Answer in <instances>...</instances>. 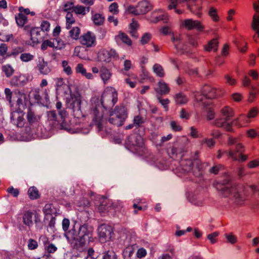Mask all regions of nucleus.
<instances>
[{
  "instance_id": "obj_43",
  "label": "nucleus",
  "mask_w": 259,
  "mask_h": 259,
  "mask_svg": "<svg viewBox=\"0 0 259 259\" xmlns=\"http://www.w3.org/2000/svg\"><path fill=\"white\" fill-rule=\"evenodd\" d=\"M98 57L100 61L104 62H109L111 59L110 52L107 50H103L100 52L99 54Z\"/></svg>"
},
{
  "instance_id": "obj_36",
  "label": "nucleus",
  "mask_w": 259,
  "mask_h": 259,
  "mask_svg": "<svg viewBox=\"0 0 259 259\" xmlns=\"http://www.w3.org/2000/svg\"><path fill=\"white\" fill-rule=\"evenodd\" d=\"M92 19L96 26H101L104 23L105 17L104 16L99 13H95L92 16Z\"/></svg>"
},
{
  "instance_id": "obj_16",
  "label": "nucleus",
  "mask_w": 259,
  "mask_h": 259,
  "mask_svg": "<svg viewBox=\"0 0 259 259\" xmlns=\"http://www.w3.org/2000/svg\"><path fill=\"white\" fill-rule=\"evenodd\" d=\"M244 149V145L242 143H238L236 145L235 149L233 150L230 149L228 150L222 151L223 154L227 155L228 159H230L234 161H237L238 156L237 152L238 151H243Z\"/></svg>"
},
{
  "instance_id": "obj_30",
  "label": "nucleus",
  "mask_w": 259,
  "mask_h": 259,
  "mask_svg": "<svg viewBox=\"0 0 259 259\" xmlns=\"http://www.w3.org/2000/svg\"><path fill=\"white\" fill-rule=\"evenodd\" d=\"M219 41L217 39L213 38L208 42L207 44L204 46V50L206 52H216L218 48Z\"/></svg>"
},
{
  "instance_id": "obj_41",
  "label": "nucleus",
  "mask_w": 259,
  "mask_h": 259,
  "mask_svg": "<svg viewBox=\"0 0 259 259\" xmlns=\"http://www.w3.org/2000/svg\"><path fill=\"white\" fill-rule=\"evenodd\" d=\"M2 70L7 77H10L14 73V69L10 64L2 66Z\"/></svg>"
},
{
  "instance_id": "obj_64",
  "label": "nucleus",
  "mask_w": 259,
  "mask_h": 259,
  "mask_svg": "<svg viewBox=\"0 0 259 259\" xmlns=\"http://www.w3.org/2000/svg\"><path fill=\"white\" fill-rule=\"evenodd\" d=\"M226 79V82L229 85H236L237 81L235 79L232 78L229 75H226L225 76Z\"/></svg>"
},
{
  "instance_id": "obj_20",
  "label": "nucleus",
  "mask_w": 259,
  "mask_h": 259,
  "mask_svg": "<svg viewBox=\"0 0 259 259\" xmlns=\"http://www.w3.org/2000/svg\"><path fill=\"white\" fill-rule=\"evenodd\" d=\"M11 120L16 124L18 127L24 125V117L22 112L14 111L12 113Z\"/></svg>"
},
{
  "instance_id": "obj_61",
  "label": "nucleus",
  "mask_w": 259,
  "mask_h": 259,
  "mask_svg": "<svg viewBox=\"0 0 259 259\" xmlns=\"http://www.w3.org/2000/svg\"><path fill=\"white\" fill-rule=\"evenodd\" d=\"M248 74L254 80H257L258 79L259 73L256 70H254V69L249 70L248 72Z\"/></svg>"
},
{
  "instance_id": "obj_4",
  "label": "nucleus",
  "mask_w": 259,
  "mask_h": 259,
  "mask_svg": "<svg viewBox=\"0 0 259 259\" xmlns=\"http://www.w3.org/2000/svg\"><path fill=\"white\" fill-rule=\"evenodd\" d=\"M19 13L15 16V20L17 25L20 27H23L25 31L30 30V25L27 24L28 18L27 15H34L35 13L30 12L28 8H24L23 7L18 8Z\"/></svg>"
},
{
  "instance_id": "obj_63",
  "label": "nucleus",
  "mask_w": 259,
  "mask_h": 259,
  "mask_svg": "<svg viewBox=\"0 0 259 259\" xmlns=\"http://www.w3.org/2000/svg\"><path fill=\"white\" fill-rule=\"evenodd\" d=\"M54 39L57 42V45L55 46V49L57 50H61L65 47V44L63 41L59 37L54 38Z\"/></svg>"
},
{
  "instance_id": "obj_55",
  "label": "nucleus",
  "mask_w": 259,
  "mask_h": 259,
  "mask_svg": "<svg viewBox=\"0 0 259 259\" xmlns=\"http://www.w3.org/2000/svg\"><path fill=\"white\" fill-rule=\"evenodd\" d=\"M152 37L151 34L149 33H145L142 36L140 42L142 45H145L149 42Z\"/></svg>"
},
{
  "instance_id": "obj_11",
  "label": "nucleus",
  "mask_w": 259,
  "mask_h": 259,
  "mask_svg": "<svg viewBox=\"0 0 259 259\" xmlns=\"http://www.w3.org/2000/svg\"><path fill=\"white\" fill-rule=\"evenodd\" d=\"M35 223L40 221L39 215L35 210H24L22 213V222L25 226L30 227L33 224V216Z\"/></svg>"
},
{
  "instance_id": "obj_24",
  "label": "nucleus",
  "mask_w": 259,
  "mask_h": 259,
  "mask_svg": "<svg viewBox=\"0 0 259 259\" xmlns=\"http://www.w3.org/2000/svg\"><path fill=\"white\" fill-rule=\"evenodd\" d=\"M155 91L161 95H167L170 92V89L168 84L161 80L158 82L157 87L155 89Z\"/></svg>"
},
{
  "instance_id": "obj_6",
  "label": "nucleus",
  "mask_w": 259,
  "mask_h": 259,
  "mask_svg": "<svg viewBox=\"0 0 259 259\" xmlns=\"http://www.w3.org/2000/svg\"><path fill=\"white\" fill-rule=\"evenodd\" d=\"M220 117L216 118L213 122V125L218 127H222L231 118L234 116V111L233 109L228 106L222 108L220 110Z\"/></svg>"
},
{
  "instance_id": "obj_34",
  "label": "nucleus",
  "mask_w": 259,
  "mask_h": 259,
  "mask_svg": "<svg viewBox=\"0 0 259 259\" xmlns=\"http://www.w3.org/2000/svg\"><path fill=\"white\" fill-rule=\"evenodd\" d=\"M74 55L81 59H84L87 55L85 47L83 46H76L74 49Z\"/></svg>"
},
{
  "instance_id": "obj_14",
  "label": "nucleus",
  "mask_w": 259,
  "mask_h": 259,
  "mask_svg": "<svg viewBox=\"0 0 259 259\" xmlns=\"http://www.w3.org/2000/svg\"><path fill=\"white\" fill-rule=\"evenodd\" d=\"M258 113V108L256 107H253L249 110L247 116L245 115H241L238 118V120L241 126H244L249 122L248 118H254L257 116Z\"/></svg>"
},
{
  "instance_id": "obj_1",
  "label": "nucleus",
  "mask_w": 259,
  "mask_h": 259,
  "mask_svg": "<svg viewBox=\"0 0 259 259\" xmlns=\"http://www.w3.org/2000/svg\"><path fill=\"white\" fill-rule=\"evenodd\" d=\"M118 100V92L112 87H107L104 90L100 98V103L105 109L112 108Z\"/></svg>"
},
{
  "instance_id": "obj_51",
  "label": "nucleus",
  "mask_w": 259,
  "mask_h": 259,
  "mask_svg": "<svg viewBox=\"0 0 259 259\" xmlns=\"http://www.w3.org/2000/svg\"><path fill=\"white\" fill-rule=\"evenodd\" d=\"M251 26L255 31L259 30V15L257 14L253 15Z\"/></svg>"
},
{
  "instance_id": "obj_37",
  "label": "nucleus",
  "mask_w": 259,
  "mask_h": 259,
  "mask_svg": "<svg viewBox=\"0 0 259 259\" xmlns=\"http://www.w3.org/2000/svg\"><path fill=\"white\" fill-rule=\"evenodd\" d=\"M174 99L178 104H185L188 101L187 97L183 93L176 94L174 96Z\"/></svg>"
},
{
  "instance_id": "obj_21",
  "label": "nucleus",
  "mask_w": 259,
  "mask_h": 259,
  "mask_svg": "<svg viewBox=\"0 0 259 259\" xmlns=\"http://www.w3.org/2000/svg\"><path fill=\"white\" fill-rule=\"evenodd\" d=\"M36 68L40 73L43 75H47L51 71V68L48 66V62L45 61L44 58L38 60Z\"/></svg>"
},
{
  "instance_id": "obj_57",
  "label": "nucleus",
  "mask_w": 259,
  "mask_h": 259,
  "mask_svg": "<svg viewBox=\"0 0 259 259\" xmlns=\"http://www.w3.org/2000/svg\"><path fill=\"white\" fill-rule=\"evenodd\" d=\"M224 166L222 164H218L217 165L213 166L210 170L209 172L214 175H217L220 170L224 169Z\"/></svg>"
},
{
  "instance_id": "obj_45",
  "label": "nucleus",
  "mask_w": 259,
  "mask_h": 259,
  "mask_svg": "<svg viewBox=\"0 0 259 259\" xmlns=\"http://www.w3.org/2000/svg\"><path fill=\"white\" fill-rule=\"evenodd\" d=\"M20 59L22 62H28L33 60L34 56L29 53H22Z\"/></svg>"
},
{
  "instance_id": "obj_27",
  "label": "nucleus",
  "mask_w": 259,
  "mask_h": 259,
  "mask_svg": "<svg viewBox=\"0 0 259 259\" xmlns=\"http://www.w3.org/2000/svg\"><path fill=\"white\" fill-rule=\"evenodd\" d=\"M43 244L44 245L45 250L48 253L47 256H49L51 253H54L57 250V247L51 243L48 238L46 237L44 238Z\"/></svg>"
},
{
  "instance_id": "obj_3",
  "label": "nucleus",
  "mask_w": 259,
  "mask_h": 259,
  "mask_svg": "<svg viewBox=\"0 0 259 259\" xmlns=\"http://www.w3.org/2000/svg\"><path fill=\"white\" fill-rule=\"evenodd\" d=\"M59 116H57L55 111L52 110L48 112V121L53 128H65L66 122V117L67 115L66 110L59 111Z\"/></svg>"
},
{
  "instance_id": "obj_13",
  "label": "nucleus",
  "mask_w": 259,
  "mask_h": 259,
  "mask_svg": "<svg viewBox=\"0 0 259 259\" xmlns=\"http://www.w3.org/2000/svg\"><path fill=\"white\" fill-rule=\"evenodd\" d=\"M202 0H190L187 5L188 9L198 17L202 15Z\"/></svg>"
},
{
  "instance_id": "obj_32",
  "label": "nucleus",
  "mask_w": 259,
  "mask_h": 259,
  "mask_svg": "<svg viewBox=\"0 0 259 259\" xmlns=\"http://www.w3.org/2000/svg\"><path fill=\"white\" fill-rule=\"evenodd\" d=\"M66 28L67 29H70L72 26L76 22V19L74 17L73 13L70 12L66 13Z\"/></svg>"
},
{
  "instance_id": "obj_26",
  "label": "nucleus",
  "mask_w": 259,
  "mask_h": 259,
  "mask_svg": "<svg viewBox=\"0 0 259 259\" xmlns=\"http://www.w3.org/2000/svg\"><path fill=\"white\" fill-rule=\"evenodd\" d=\"M0 63H3L5 61L10 58V52H8V46L5 43L0 44Z\"/></svg>"
},
{
  "instance_id": "obj_12",
  "label": "nucleus",
  "mask_w": 259,
  "mask_h": 259,
  "mask_svg": "<svg viewBox=\"0 0 259 259\" xmlns=\"http://www.w3.org/2000/svg\"><path fill=\"white\" fill-rule=\"evenodd\" d=\"M80 235L77 240L74 241V247L77 249L83 247L86 242V237H89V232L86 226L82 225L80 226Z\"/></svg>"
},
{
  "instance_id": "obj_44",
  "label": "nucleus",
  "mask_w": 259,
  "mask_h": 259,
  "mask_svg": "<svg viewBox=\"0 0 259 259\" xmlns=\"http://www.w3.org/2000/svg\"><path fill=\"white\" fill-rule=\"evenodd\" d=\"M48 47L54 49L55 47L54 42L50 39H46L42 42L40 46L41 50L43 51L47 50Z\"/></svg>"
},
{
  "instance_id": "obj_35",
  "label": "nucleus",
  "mask_w": 259,
  "mask_h": 259,
  "mask_svg": "<svg viewBox=\"0 0 259 259\" xmlns=\"http://www.w3.org/2000/svg\"><path fill=\"white\" fill-rule=\"evenodd\" d=\"M206 117L208 120H211L215 117L214 106L213 104H210L205 108Z\"/></svg>"
},
{
  "instance_id": "obj_22",
  "label": "nucleus",
  "mask_w": 259,
  "mask_h": 259,
  "mask_svg": "<svg viewBox=\"0 0 259 259\" xmlns=\"http://www.w3.org/2000/svg\"><path fill=\"white\" fill-rule=\"evenodd\" d=\"M80 228L77 230L74 226L71 230L65 233V236L68 241L72 243L78 239V237L80 236Z\"/></svg>"
},
{
  "instance_id": "obj_18",
  "label": "nucleus",
  "mask_w": 259,
  "mask_h": 259,
  "mask_svg": "<svg viewBox=\"0 0 259 259\" xmlns=\"http://www.w3.org/2000/svg\"><path fill=\"white\" fill-rule=\"evenodd\" d=\"M139 15H144L153 9V6L148 0H142L137 3Z\"/></svg>"
},
{
  "instance_id": "obj_17",
  "label": "nucleus",
  "mask_w": 259,
  "mask_h": 259,
  "mask_svg": "<svg viewBox=\"0 0 259 259\" xmlns=\"http://www.w3.org/2000/svg\"><path fill=\"white\" fill-rule=\"evenodd\" d=\"M67 104L73 110H79L81 108V98L79 94H71L70 98L67 100Z\"/></svg>"
},
{
  "instance_id": "obj_49",
  "label": "nucleus",
  "mask_w": 259,
  "mask_h": 259,
  "mask_svg": "<svg viewBox=\"0 0 259 259\" xmlns=\"http://www.w3.org/2000/svg\"><path fill=\"white\" fill-rule=\"evenodd\" d=\"M24 51V49L23 47L18 46L13 48L11 52L10 53V58L11 57H16L19 54H21Z\"/></svg>"
},
{
  "instance_id": "obj_23",
  "label": "nucleus",
  "mask_w": 259,
  "mask_h": 259,
  "mask_svg": "<svg viewBox=\"0 0 259 259\" xmlns=\"http://www.w3.org/2000/svg\"><path fill=\"white\" fill-rule=\"evenodd\" d=\"M100 238L106 239L110 237L112 233V229L111 226L105 224L101 225L98 229Z\"/></svg>"
},
{
  "instance_id": "obj_50",
  "label": "nucleus",
  "mask_w": 259,
  "mask_h": 259,
  "mask_svg": "<svg viewBox=\"0 0 259 259\" xmlns=\"http://www.w3.org/2000/svg\"><path fill=\"white\" fill-rule=\"evenodd\" d=\"M51 24L48 20H42L40 24L39 28L44 32L48 33L50 30Z\"/></svg>"
},
{
  "instance_id": "obj_56",
  "label": "nucleus",
  "mask_w": 259,
  "mask_h": 259,
  "mask_svg": "<svg viewBox=\"0 0 259 259\" xmlns=\"http://www.w3.org/2000/svg\"><path fill=\"white\" fill-rule=\"evenodd\" d=\"M145 122V120L141 115H137L134 117V124L136 126L140 127Z\"/></svg>"
},
{
  "instance_id": "obj_60",
  "label": "nucleus",
  "mask_w": 259,
  "mask_h": 259,
  "mask_svg": "<svg viewBox=\"0 0 259 259\" xmlns=\"http://www.w3.org/2000/svg\"><path fill=\"white\" fill-rule=\"evenodd\" d=\"M43 212L45 215L51 214L53 212L52 204H46L43 208Z\"/></svg>"
},
{
  "instance_id": "obj_25",
  "label": "nucleus",
  "mask_w": 259,
  "mask_h": 259,
  "mask_svg": "<svg viewBox=\"0 0 259 259\" xmlns=\"http://www.w3.org/2000/svg\"><path fill=\"white\" fill-rule=\"evenodd\" d=\"M110 204L109 199L106 198H103L100 201V204L98 205V211L101 215L109 212L108 205Z\"/></svg>"
},
{
  "instance_id": "obj_53",
  "label": "nucleus",
  "mask_w": 259,
  "mask_h": 259,
  "mask_svg": "<svg viewBox=\"0 0 259 259\" xmlns=\"http://www.w3.org/2000/svg\"><path fill=\"white\" fill-rule=\"evenodd\" d=\"M62 66L63 68V71L68 75L72 73V71L71 67L68 65L67 61L64 60L62 62Z\"/></svg>"
},
{
  "instance_id": "obj_28",
  "label": "nucleus",
  "mask_w": 259,
  "mask_h": 259,
  "mask_svg": "<svg viewBox=\"0 0 259 259\" xmlns=\"http://www.w3.org/2000/svg\"><path fill=\"white\" fill-rule=\"evenodd\" d=\"M100 74L104 84L108 82L112 75L110 71L105 67H102L100 68Z\"/></svg>"
},
{
  "instance_id": "obj_9",
  "label": "nucleus",
  "mask_w": 259,
  "mask_h": 259,
  "mask_svg": "<svg viewBox=\"0 0 259 259\" xmlns=\"http://www.w3.org/2000/svg\"><path fill=\"white\" fill-rule=\"evenodd\" d=\"M79 40L80 44L86 48L94 47L97 44L96 35L90 31L80 35Z\"/></svg>"
},
{
  "instance_id": "obj_33",
  "label": "nucleus",
  "mask_w": 259,
  "mask_h": 259,
  "mask_svg": "<svg viewBox=\"0 0 259 259\" xmlns=\"http://www.w3.org/2000/svg\"><path fill=\"white\" fill-rule=\"evenodd\" d=\"M90 10L89 7H85L82 5H77L75 6L73 12L77 15L83 16Z\"/></svg>"
},
{
  "instance_id": "obj_58",
  "label": "nucleus",
  "mask_w": 259,
  "mask_h": 259,
  "mask_svg": "<svg viewBox=\"0 0 259 259\" xmlns=\"http://www.w3.org/2000/svg\"><path fill=\"white\" fill-rule=\"evenodd\" d=\"M245 151V147L244 146V149L243 151H238L237 153H239L238 156V161L240 162H244L247 160L248 159V155L244 154L243 153Z\"/></svg>"
},
{
  "instance_id": "obj_47",
  "label": "nucleus",
  "mask_w": 259,
  "mask_h": 259,
  "mask_svg": "<svg viewBox=\"0 0 259 259\" xmlns=\"http://www.w3.org/2000/svg\"><path fill=\"white\" fill-rule=\"evenodd\" d=\"M74 7L75 6L74 5L73 2L68 1L63 5V11L66 12V13L70 12H72V13H73L74 11Z\"/></svg>"
},
{
  "instance_id": "obj_48",
  "label": "nucleus",
  "mask_w": 259,
  "mask_h": 259,
  "mask_svg": "<svg viewBox=\"0 0 259 259\" xmlns=\"http://www.w3.org/2000/svg\"><path fill=\"white\" fill-rule=\"evenodd\" d=\"M208 15L213 21L218 22L219 21L220 19L218 15L217 10L214 8H210L209 10L208 11Z\"/></svg>"
},
{
  "instance_id": "obj_42",
  "label": "nucleus",
  "mask_w": 259,
  "mask_h": 259,
  "mask_svg": "<svg viewBox=\"0 0 259 259\" xmlns=\"http://www.w3.org/2000/svg\"><path fill=\"white\" fill-rule=\"evenodd\" d=\"M153 70L157 76L162 78L165 76L164 70L160 64H155L153 66Z\"/></svg>"
},
{
  "instance_id": "obj_40",
  "label": "nucleus",
  "mask_w": 259,
  "mask_h": 259,
  "mask_svg": "<svg viewBox=\"0 0 259 259\" xmlns=\"http://www.w3.org/2000/svg\"><path fill=\"white\" fill-rule=\"evenodd\" d=\"M80 34V29L78 26L72 27L69 32L70 37L74 40H79Z\"/></svg>"
},
{
  "instance_id": "obj_29",
  "label": "nucleus",
  "mask_w": 259,
  "mask_h": 259,
  "mask_svg": "<svg viewBox=\"0 0 259 259\" xmlns=\"http://www.w3.org/2000/svg\"><path fill=\"white\" fill-rule=\"evenodd\" d=\"M40 119L39 115L35 114L34 112L32 110L29 108L27 113V119L28 122L32 125L33 123L37 122Z\"/></svg>"
},
{
  "instance_id": "obj_8",
  "label": "nucleus",
  "mask_w": 259,
  "mask_h": 259,
  "mask_svg": "<svg viewBox=\"0 0 259 259\" xmlns=\"http://www.w3.org/2000/svg\"><path fill=\"white\" fill-rule=\"evenodd\" d=\"M181 27L188 31L195 29L197 32L203 31L205 26L198 20L187 19L181 22Z\"/></svg>"
},
{
  "instance_id": "obj_19",
  "label": "nucleus",
  "mask_w": 259,
  "mask_h": 259,
  "mask_svg": "<svg viewBox=\"0 0 259 259\" xmlns=\"http://www.w3.org/2000/svg\"><path fill=\"white\" fill-rule=\"evenodd\" d=\"M28 31L30 32V40L34 44H38L41 40L40 31L38 27H31Z\"/></svg>"
},
{
  "instance_id": "obj_38",
  "label": "nucleus",
  "mask_w": 259,
  "mask_h": 259,
  "mask_svg": "<svg viewBox=\"0 0 259 259\" xmlns=\"http://www.w3.org/2000/svg\"><path fill=\"white\" fill-rule=\"evenodd\" d=\"M125 13L134 16H139V11L137 5L134 6L133 5H127L125 7Z\"/></svg>"
},
{
  "instance_id": "obj_2",
  "label": "nucleus",
  "mask_w": 259,
  "mask_h": 259,
  "mask_svg": "<svg viewBox=\"0 0 259 259\" xmlns=\"http://www.w3.org/2000/svg\"><path fill=\"white\" fill-rule=\"evenodd\" d=\"M127 116L126 107L123 105H117L110 111L108 121L112 124L120 126L123 124Z\"/></svg>"
},
{
  "instance_id": "obj_10",
  "label": "nucleus",
  "mask_w": 259,
  "mask_h": 259,
  "mask_svg": "<svg viewBox=\"0 0 259 259\" xmlns=\"http://www.w3.org/2000/svg\"><path fill=\"white\" fill-rule=\"evenodd\" d=\"M93 124L95 125L99 132L104 129L103 126V115L102 111H100L96 106L92 110L91 112Z\"/></svg>"
},
{
  "instance_id": "obj_15",
  "label": "nucleus",
  "mask_w": 259,
  "mask_h": 259,
  "mask_svg": "<svg viewBox=\"0 0 259 259\" xmlns=\"http://www.w3.org/2000/svg\"><path fill=\"white\" fill-rule=\"evenodd\" d=\"M114 39L118 45L124 44L128 47L133 46V42L129 36L125 32L119 31L114 37Z\"/></svg>"
},
{
  "instance_id": "obj_5",
  "label": "nucleus",
  "mask_w": 259,
  "mask_h": 259,
  "mask_svg": "<svg viewBox=\"0 0 259 259\" xmlns=\"http://www.w3.org/2000/svg\"><path fill=\"white\" fill-rule=\"evenodd\" d=\"M6 100L9 102L11 106H13L15 103L16 106L20 107L23 104L25 99V95L18 90L12 92L10 89L6 88L5 90Z\"/></svg>"
},
{
  "instance_id": "obj_7",
  "label": "nucleus",
  "mask_w": 259,
  "mask_h": 259,
  "mask_svg": "<svg viewBox=\"0 0 259 259\" xmlns=\"http://www.w3.org/2000/svg\"><path fill=\"white\" fill-rule=\"evenodd\" d=\"M202 95L207 99H213L224 94V91L220 88H215L209 84H204L201 88Z\"/></svg>"
},
{
  "instance_id": "obj_52",
  "label": "nucleus",
  "mask_w": 259,
  "mask_h": 259,
  "mask_svg": "<svg viewBox=\"0 0 259 259\" xmlns=\"http://www.w3.org/2000/svg\"><path fill=\"white\" fill-rule=\"evenodd\" d=\"M170 125L171 129L174 132H181L183 130V127L178 122L175 120L170 121Z\"/></svg>"
},
{
  "instance_id": "obj_54",
  "label": "nucleus",
  "mask_w": 259,
  "mask_h": 259,
  "mask_svg": "<svg viewBox=\"0 0 259 259\" xmlns=\"http://www.w3.org/2000/svg\"><path fill=\"white\" fill-rule=\"evenodd\" d=\"M27 246L29 250H34L38 247V245L35 240L30 238L28 240Z\"/></svg>"
},
{
  "instance_id": "obj_31",
  "label": "nucleus",
  "mask_w": 259,
  "mask_h": 259,
  "mask_svg": "<svg viewBox=\"0 0 259 259\" xmlns=\"http://www.w3.org/2000/svg\"><path fill=\"white\" fill-rule=\"evenodd\" d=\"M75 70L77 73H81L82 75L85 76L87 79H91L93 78L92 74L90 72H87L86 69L81 63H79L77 65Z\"/></svg>"
},
{
  "instance_id": "obj_46",
  "label": "nucleus",
  "mask_w": 259,
  "mask_h": 259,
  "mask_svg": "<svg viewBox=\"0 0 259 259\" xmlns=\"http://www.w3.org/2000/svg\"><path fill=\"white\" fill-rule=\"evenodd\" d=\"M108 11L113 15H118L119 13L118 4L116 2L111 3L108 7Z\"/></svg>"
},
{
  "instance_id": "obj_62",
  "label": "nucleus",
  "mask_w": 259,
  "mask_h": 259,
  "mask_svg": "<svg viewBox=\"0 0 259 259\" xmlns=\"http://www.w3.org/2000/svg\"><path fill=\"white\" fill-rule=\"evenodd\" d=\"M180 116L182 119L188 120L190 118V114L185 108H182L180 112Z\"/></svg>"
},
{
  "instance_id": "obj_59",
  "label": "nucleus",
  "mask_w": 259,
  "mask_h": 259,
  "mask_svg": "<svg viewBox=\"0 0 259 259\" xmlns=\"http://www.w3.org/2000/svg\"><path fill=\"white\" fill-rule=\"evenodd\" d=\"M247 166L249 168H254L259 166V158L249 161L247 163Z\"/></svg>"
},
{
  "instance_id": "obj_39",
  "label": "nucleus",
  "mask_w": 259,
  "mask_h": 259,
  "mask_svg": "<svg viewBox=\"0 0 259 259\" xmlns=\"http://www.w3.org/2000/svg\"><path fill=\"white\" fill-rule=\"evenodd\" d=\"M28 195L31 200L37 199L40 197L37 189L34 186L31 187L28 189Z\"/></svg>"
}]
</instances>
